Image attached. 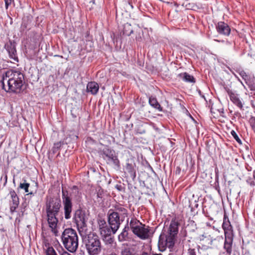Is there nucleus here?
Segmentation results:
<instances>
[{"instance_id": "obj_1", "label": "nucleus", "mask_w": 255, "mask_h": 255, "mask_svg": "<svg viewBox=\"0 0 255 255\" xmlns=\"http://www.w3.org/2000/svg\"><path fill=\"white\" fill-rule=\"evenodd\" d=\"M0 82L6 92L18 94L23 90L24 76L19 71L7 70L2 74Z\"/></svg>"}, {"instance_id": "obj_2", "label": "nucleus", "mask_w": 255, "mask_h": 255, "mask_svg": "<svg viewBox=\"0 0 255 255\" xmlns=\"http://www.w3.org/2000/svg\"><path fill=\"white\" fill-rule=\"evenodd\" d=\"M179 223L176 218H173L169 227L162 230L158 238V248L160 251H165L167 248L171 251L173 248L178 233Z\"/></svg>"}, {"instance_id": "obj_3", "label": "nucleus", "mask_w": 255, "mask_h": 255, "mask_svg": "<svg viewBox=\"0 0 255 255\" xmlns=\"http://www.w3.org/2000/svg\"><path fill=\"white\" fill-rule=\"evenodd\" d=\"M61 207V201L57 197H50L46 201V213L47 221L51 231L55 236H58L57 229L58 218L56 216L58 214Z\"/></svg>"}, {"instance_id": "obj_4", "label": "nucleus", "mask_w": 255, "mask_h": 255, "mask_svg": "<svg viewBox=\"0 0 255 255\" xmlns=\"http://www.w3.org/2000/svg\"><path fill=\"white\" fill-rule=\"evenodd\" d=\"M61 240L64 247L71 253H74L78 248L79 239L76 231L72 228L65 229L62 233Z\"/></svg>"}, {"instance_id": "obj_5", "label": "nucleus", "mask_w": 255, "mask_h": 255, "mask_svg": "<svg viewBox=\"0 0 255 255\" xmlns=\"http://www.w3.org/2000/svg\"><path fill=\"white\" fill-rule=\"evenodd\" d=\"M222 227L224 231L225 236L223 248L227 254L229 255H231L232 252L234 233L233 227L226 214H224V215L223 222Z\"/></svg>"}, {"instance_id": "obj_6", "label": "nucleus", "mask_w": 255, "mask_h": 255, "mask_svg": "<svg viewBox=\"0 0 255 255\" xmlns=\"http://www.w3.org/2000/svg\"><path fill=\"white\" fill-rule=\"evenodd\" d=\"M85 245L89 255H98L102 252L101 242L95 233L90 234L86 237Z\"/></svg>"}, {"instance_id": "obj_7", "label": "nucleus", "mask_w": 255, "mask_h": 255, "mask_svg": "<svg viewBox=\"0 0 255 255\" xmlns=\"http://www.w3.org/2000/svg\"><path fill=\"white\" fill-rule=\"evenodd\" d=\"M62 200L63 205L64 218L66 220L71 218L73 210V203L71 194L67 190L62 189Z\"/></svg>"}, {"instance_id": "obj_8", "label": "nucleus", "mask_w": 255, "mask_h": 255, "mask_svg": "<svg viewBox=\"0 0 255 255\" xmlns=\"http://www.w3.org/2000/svg\"><path fill=\"white\" fill-rule=\"evenodd\" d=\"M99 154L108 163H112L118 168L120 167V162L115 151L109 148H104L99 151Z\"/></svg>"}, {"instance_id": "obj_9", "label": "nucleus", "mask_w": 255, "mask_h": 255, "mask_svg": "<svg viewBox=\"0 0 255 255\" xmlns=\"http://www.w3.org/2000/svg\"><path fill=\"white\" fill-rule=\"evenodd\" d=\"M124 221V219L121 218L117 213L112 212L111 210L109 211L108 223L111 229L113 230V234L117 232Z\"/></svg>"}, {"instance_id": "obj_10", "label": "nucleus", "mask_w": 255, "mask_h": 255, "mask_svg": "<svg viewBox=\"0 0 255 255\" xmlns=\"http://www.w3.org/2000/svg\"><path fill=\"white\" fill-rule=\"evenodd\" d=\"M124 172L129 176L133 180L136 176V166L133 158H128L126 160L125 165L124 166Z\"/></svg>"}, {"instance_id": "obj_11", "label": "nucleus", "mask_w": 255, "mask_h": 255, "mask_svg": "<svg viewBox=\"0 0 255 255\" xmlns=\"http://www.w3.org/2000/svg\"><path fill=\"white\" fill-rule=\"evenodd\" d=\"M73 219L78 229L86 227L85 214L82 210L76 211Z\"/></svg>"}, {"instance_id": "obj_12", "label": "nucleus", "mask_w": 255, "mask_h": 255, "mask_svg": "<svg viewBox=\"0 0 255 255\" xmlns=\"http://www.w3.org/2000/svg\"><path fill=\"white\" fill-rule=\"evenodd\" d=\"M133 234L141 240H146L150 237V227L143 224Z\"/></svg>"}, {"instance_id": "obj_13", "label": "nucleus", "mask_w": 255, "mask_h": 255, "mask_svg": "<svg viewBox=\"0 0 255 255\" xmlns=\"http://www.w3.org/2000/svg\"><path fill=\"white\" fill-rule=\"evenodd\" d=\"M218 33L224 36H229L231 33V28L229 25L224 21H219L216 25Z\"/></svg>"}, {"instance_id": "obj_14", "label": "nucleus", "mask_w": 255, "mask_h": 255, "mask_svg": "<svg viewBox=\"0 0 255 255\" xmlns=\"http://www.w3.org/2000/svg\"><path fill=\"white\" fill-rule=\"evenodd\" d=\"M225 89L230 97V100L239 108L242 109L243 107V105L242 101L238 96V95L229 88H226Z\"/></svg>"}, {"instance_id": "obj_15", "label": "nucleus", "mask_w": 255, "mask_h": 255, "mask_svg": "<svg viewBox=\"0 0 255 255\" xmlns=\"http://www.w3.org/2000/svg\"><path fill=\"white\" fill-rule=\"evenodd\" d=\"M5 48L8 53L10 58L14 61L18 62V59L16 55L15 45L11 41H9L8 43L5 45Z\"/></svg>"}, {"instance_id": "obj_16", "label": "nucleus", "mask_w": 255, "mask_h": 255, "mask_svg": "<svg viewBox=\"0 0 255 255\" xmlns=\"http://www.w3.org/2000/svg\"><path fill=\"white\" fill-rule=\"evenodd\" d=\"M128 221L127 220V223L123 229L122 232L118 236V240L120 242L127 241L128 240V231L129 227L128 224Z\"/></svg>"}, {"instance_id": "obj_17", "label": "nucleus", "mask_w": 255, "mask_h": 255, "mask_svg": "<svg viewBox=\"0 0 255 255\" xmlns=\"http://www.w3.org/2000/svg\"><path fill=\"white\" fill-rule=\"evenodd\" d=\"M121 255H136L135 248L131 246L122 248L121 250Z\"/></svg>"}, {"instance_id": "obj_18", "label": "nucleus", "mask_w": 255, "mask_h": 255, "mask_svg": "<svg viewBox=\"0 0 255 255\" xmlns=\"http://www.w3.org/2000/svg\"><path fill=\"white\" fill-rule=\"evenodd\" d=\"M177 77L180 79H182L185 82L195 83L196 82L195 79L194 78V77L192 75H190L187 72L179 74L177 75Z\"/></svg>"}, {"instance_id": "obj_19", "label": "nucleus", "mask_w": 255, "mask_h": 255, "mask_svg": "<svg viewBox=\"0 0 255 255\" xmlns=\"http://www.w3.org/2000/svg\"><path fill=\"white\" fill-rule=\"evenodd\" d=\"M99 89V85L95 82H89L87 86V91L93 95H96L98 93Z\"/></svg>"}, {"instance_id": "obj_20", "label": "nucleus", "mask_w": 255, "mask_h": 255, "mask_svg": "<svg viewBox=\"0 0 255 255\" xmlns=\"http://www.w3.org/2000/svg\"><path fill=\"white\" fill-rule=\"evenodd\" d=\"M112 212L117 213L119 216L121 218L124 219V220H125V217H127L128 215V210L121 206L116 207L115 211H112Z\"/></svg>"}, {"instance_id": "obj_21", "label": "nucleus", "mask_w": 255, "mask_h": 255, "mask_svg": "<svg viewBox=\"0 0 255 255\" xmlns=\"http://www.w3.org/2000/svg\"><path fill=\"white\" fill-rule=\"evenodd\" d=\"M143 224L135 218H132L129 222V226L132 232H135Z\"/></svg>"}, {"instance_id": "obj_22", "label": "nucleus", "mask_w": 255, "mask_h": 255, "mask_svg": "<svg viewBox=\"0 0 255 255\" xmlns=\"http://www.w3.org/2000/svg\"><path fill=\"white\" fill-rule=\"evenodd\" d=\"M148 102L149 105L153 108L157 110L159 112L163 111L162 108L161 107L159 103L158 102L156 98L152 96H150L149 98Z\"/></svg>"}, {"instance_id": "obj_23", "label": "nucleus", "mask_w": 255, "mask_h": 255, "mask_svg": "<svg viewBox=\"0 0 255 255\" xmlns=\"http://www.w3.org/2000/svg\"><path fill=\"white\" fill-rule=\"evenodd\" d=\"M123 33L124 35L127 36H129L133 33V29L130 24L126 23L124 25Z\"/></svg>"}, {"instance_id": "obj_24", "label": "nucleus", "mask_w": 255, "mask_h": 255, "mask_svg": "<svg viewBox=\"0 0 255 255\" xmlns=\"http://www.w3.org/2000/svg\"><path fill=\"white\" fill-rule=\"evenodd\" d=\"M100 234L102 237L107 236V235H111V234H113V230L111 229L110 226L109 227L108 225L106 227L103 228L100 231Z\"/></svg>"}, {"instance_id": "obj_25", "label": "nucleus", "mask_w": 255, "mask_h": 255, "mask_svg": "<svg viewBox=\"0 0 255 255\" xmlns=\"http://www.w3.org/2000/svg\"><path fill=\"white\" fill-rule=\"evenodd\" d=\"M9 194L12 199L13 204H19V198L14 190L11 189L9 191Z\"/></svg>"}, {"instance_id": "obj_26", "label": "nucleus", "mask_w": 255, "mask_h": 255, "mask_svg": "<svg viewBox=\"0 0 255 255\" xmlns=\"http://www.w3.org/2000/svg\"><path fill=\"white\" fill-rule=\"evenodd\" d=\"M102 237L106 245H112L113 244L114 239L113 237H111V235H107Z\"/></svg>"}, {"instance_id": "obj_27", "label": "nucleus", "mask_w": 255, "mask_h": 255, "mask_svg": "<svg viewBox=\"0 0 255 255\" xmlns=\"http://www.w3.org/2000/svg\"><path fill=\"white\" fill-rule=\"evenodd\" d=\"M61 145L62 144L61 142H58L54 144V145L51 149V152L53 154H55L59 150V149L61 148Z\"/></svg>"}, {"instance_id": "obj_28", "label": "nucleus", "mask_w": 255, "mask_h": 255, "mask_svg": "<svg viewBox=\"0 0 255 255\" xmlns=\"http://www.w3.org/2000/svg\"><path fill=\"white\" fill-rule=\"evenodd\" d=\"M30 184L27 182L20 183L19 188L23 189L25 193H28Z\"/></svg>"}, {"instance_id": "obj_29", "label": "nucleus", "mask_w": 255, "mask_h": 255, "mask_svg": "<svg viewBox=\"0 0 255 255\" xmlns=\"http://www.w3.org/2000/svg\"><path fill=\"white\" fill-rule=\"evenodd\" d=\"M46 255H57L52 247L48 246L46 250Z\"/></svg>"}, {"instance_id": "obj_30", "label": "nucleus", "mask_w": 255, "mask_h": 255, "mask_svg": "<svg viewBox=\"0 0 255 255\" xmlns=\"http://www.w3.org/2000/svg\"><path fill=\"white\" fill-rule=\"evenodd\" d=\"M250 125L255 133V117L252 116L249 119Z\"/></svg>"}, {"instance_id": "obj_31", "label": "nucleus", "mask_w": 255, "mask_h": 255, "mask_svg": "<svg viewBox=\"0 0 255 255\" xmlns=\"http://www.w3.org/2000/svg\"><path fill=\"white\" fill-rule=\"evenodd\" d=\"M231 135L233 136V137L234 138V139L239 143H242V141L240 139V138H239V137L238 136V134H237L236 132L234 130H232L231 131Z\"/></svg>"}, {"instance_id": "obj_32", "label": "nucleus", "mask_w": 255, "mask_h": 255, "mask_svg": "<svg viewBox=\"0 0 255 255\" xmlns=\"http://www.w3.org/2000/svg\"><path fill=\"white\" fill-rule=\"evenodd\" d=\"M104 190L100 187L97 190V196L99 198L102 199L104 197Z\"/></svg>"}, {"instance_id": "obj_33", "label": "nucleus", "mask_w": 255, "mask_h": 255, "mask_svg": "<svg viewBox=\"0 0 255 255\" xmlns=\"http://www.w3.org/2000/svg\"><path fill=\"white\" fill-rule=\"evenodd\" d=\"M99 230L100 231L101 229H102L103 228L106 227L108 226L107 224L106 221L105 220H100L99 223Z\"/></svg>"}, {"instance_id": "obj_34", "label": "nucleus", "mask_w": 255, "mask_h": 255, "mask_svg": "<svg viewBox=\"0 0 255 255\" xmlns=\"http://www.w3.org/2000/svg\"><path fill=\"white\" fill-rule=\"evenodd\" d=\"M239 74L243 78V79H244L245 80L248 78V75H247L246 72L243 70L240 71Z\"/></svg>"}, {"instance_id": "obj_35", "label": "nucleus", "mask_w": 255, "mask_h": 255, "mask_svg": "<svg viewBox=\"0 0 255 255\" xmlns=\"http://www.w3.org/2000/svg\"><path fill=\"white\" fill-rule=\"evenodd\" d=\"M19 204H13L10 207V211L11 213H13L18 207Z\"/></svg>"}, {"instance_id": "obj_36", "label": "nucleus", "mask_w": 255, "mask_h": 255, "mask_svg": "<svg viewBox=\"0 0 255 255\" xmlns=\"http://www.w3.org/2000/svg\"><path fill=\"white\" fill-rule=\"evenodd\" d=\"M187 255H196L195 250L194 249L189 248L188 250Z\"/></svg>"}, {"instance_id": "obj_37", "label": "nucleus", "mask_w": 255, "mask_h": 255, "mask_svg": "<svg viewBox=\"0 0 255 255\" xmlns=\"http://www.w3.org/2000/svg\"><path fill=\"white\" fill-rule=\"evenodd\" d=\"M5 2V8L7 9L8 6L11 4L13 0H4Z\"/></svg>"}, {"instance_id": "obj_38", "label": "nucleus", "mask_w": 255, "mask_h": 255, "mask_svg": "<svg viewBox=\"0 0 255 255\" xmlns=\"http://www.w3.org/2000/svg\"><path fill=\"white\" fill-rule=\"evenodd\" d=\"M215 175H216V178H218V176H219V170H218V168L217 167H216L215 168Z\"/></svg>"}, {"instance_id": "obj_39", "label": "nucleus", "mask_w": 255, "mask_h": 255, "mask_svg": "<svg viewBox=\"0 0 255 255\" xmlns=\"http://www.w3.org/2000/svg\"><path fill=\"white\" fill-rule=\"evenodd\" d=\"M139 255H150V254L146 252H142Z\"/></svg>"}, {"instance_id": "obj_40", "label": "nucleus", "mask_w": 255, "mask_h": 255, "mask_svg": "<svg viewBox=\"0 0 255 255\" xmlns=\"http://www.w3.org/2000/svg\"><path fill=\"white\" fill-rule=\"evenodd\" d=\"M61 255H71L68 253L67 252H64V253H62Z\"/></svg>"}, {"instance_id": "obj_41", "label": "nucleus", "mask_w": 255, "mask_h": 255, "mask_svg": "<svg viewBox=\"0 0 255 255\" xmlns=\"http://www.w3.org/2000/svg\"><path fill=\"white\" fill-rule=\"evenodd\" d=\"M4 178H5V183H4V184H5L6 183H7V176L6 175H5V177H4Z\"/></svg>"}, {"instance_id": "obj_42", "label": "nucleus", "mask_w": 255, "mask_h": 255, "mask_svg": "<svg viewBox=\"0 0 255 255\" xmlns=\"http://www.w3.org/2000/svg\"><path fill=\"white\" fill-rule=\"evenodd\" d=\"M253 176L254 179L255 180V170L253 171Z\"/></svg>"}, {"instance_id": "obj_43", "label": "nucleus", "mask_w": 255, "mask_h": 255, "mask_svg": "<svg viewBox=\"0 0 255 255\" xmlns=\"http://www.w3.org/2000/svg\"><path fill=\"white\" fill-rule=\"evenodd\" d=\"M141 38L140 37H138V38H136V40H138V41H140L141 40Z\"/></svg>"}, {"instance_id": "obj_44", "label": "nucleus", "mask_w": 255, "mask_h": 255, "mask_svg": "<svg viewBox=\"0 0 255 255\" xmlns=\"http://www.w3.org/2000/svg\"><path fill=\"white\" fill-rule=\"evenodd\" d=\"M4 85L5 86V87H6V88H7V81H5L4 80Z\"/></svg>"}, {"instance_id": "obj_45", "label": "nucleus", "mask_w": 255, "mask_h": 255, "mask_svg": "<svg viewBox=\"0 0 255 255\" xmlns=\"http://www.w3.org/2000/svg\"><path fill=\"white\" fill-rule=\"evenodd\" d=\"M22 181L23 182H26V180L25 178H22Z\"/></svg>"}, {"instance_id": "obj_46", "label": "nucleus", "mask_w": 255, "mask_h": 255, "mask_svg": "<svg viewBox=\"0 0 255 255\" xmlns=\"http://www.w3.org/2000/svg\"><path fill=\"white\" fill-rule=\"evenodd\" d=\"M27 195H33V193L32 192H28V193Z\"/></svg>"}, {"instance_id": "obj_47", "label": "nucleus", "mask_w": 255, "mask_h": 255, "mask_svg": "<svg viewBox=\"0 0 255 255\" xmlns=\"http://www.w3.org/2000/svg\"><path fill=\"white\" fill-rule=\"evenodd\" d=\"M226 43H227V44H229V45H230V44H231V42H229V41H226Z\"/></svg>"}, {"instance_id": "obj_48", "label": "nucleus", "mask_w": 255, "mask_h": 255, "mask_svg": "<svg viewBox=\"0 0 255 255\" xmlns=\"http://www.w3.org/2000/svg\"><path fill=\"white\" fill-rule=\"evenodd\" d=\"M109 255H117L116 253H112L110 254Z\"/></svg>"}, {"instance_id": "obj_49", "label": "nucleus", "mask_w": 255, "mask_h": 255, "mask_svg": "<svg viewBox=\"0 0 255 255\" xmlns=\"http://www.w3.org/2000/svg\"><path fill=\"white\" fill-rule=\"evenodd\" d=\"M72 116H73L74 118H76V116H74V115H73V114H72Z\"/></svg>"}, {"instance_id": "obj_50", "label": "nucleus", "mask_w": 255, "mask_h": 255, "mask_svg": "<svg viewBox=\"0 0 255 255\" xmlns=\"http://www.w3.org/2000/svg\"><path fill=\"white\" fill-rule=\"evenodd\" d=\"M231 182L230 181H228V184L230 185Z\"/></svg>"}, {"instance_id": "obj_51", "label": "nucleus", "mask_w": 255, "mask_h": 255, "mask_svg": "<svg viewBox=\"0 0 255 255\" xmlns=\"http://www.w3.org/2000/svg\"><path fill=\"white\" fill-rule=\"evenodd\" d=\"M252 184H253V185H255V183H254H254H251V185H252Z\"/></svg>"}, {"instance_id": "obj_52", "label": "nucleus", "mask_w": 255, "mask_h": 255, "mask_svg": "<svg viewBox=\"0 0 255 255\" xmlns=\"http://www.w3.org/2000/svg\"><path fill=\"white\" fill-rule=\"evenodd\" d=\"M252 184H253V185H255V183H254H254H251V185H252Z\"/></svg>"}, {"instance_id": "obj_53", "label": "nucleus", "mask_w": 255, "mask_h": 255, "mask_svg": "<svg viewBox=\"0 0 255 255\" xmlns=\"http://www.w3.org/2000/svg\"><path fill=\"white\" fill-rule=\"evenodd\" d=\"M13 182L14 183H15V180H14V179H13Z\"/></svg>"}, {"instance_id": "obj_54", "label": "nucleus", "mask_w": 255, "mask_h": 255, "mask_svg": "<svg viewBox=\"0 0 255 255\" xmlns=\"http://www.w3.org/2000/svg\"><path fill=\"white\" fill-rule=\"evenodd\" d=\"M77 188V187H76V186H73V188Z\"/></svg>"}, {"instance_id": "obj_55", "label": "nucleus", "mask_w": 255, "mask_h": 255, "mask_svg": "<svg viewBox=\"0 0 255 255\" xmlns=\"http://www.w3.org/2000/svg\"><path fill=\"white\" fill-rule=\"evenodd\" d=\"M155 255H162L161 254H156Z\"/></svg>"}]
</instances>
